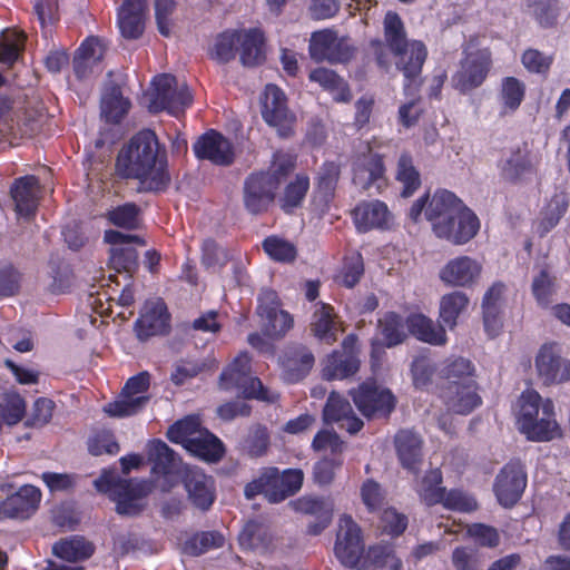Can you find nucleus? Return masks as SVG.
Masks as SVG:
<instances>
[{
  "mask_svg": "<svg viewBox=\"0 0 570 570\" xmlns=\"http://www.w3.org/2000/svg\"><path fill=\"white\" fill-rule=\"evenodd\" d=\"M116 168L122 177L138 180L144 191L159 190L169 179L157 137L150 130L138 132L120 149Z\"/></svg>",
  "mask_w": 570,
  "mask_h": 570,
  "instance_id": "obj_1",
  "label": "nucleus"
},
{
  "mask_svg": "<svg viewBox=\"0 0 570 570\" xmlns=\"http://www.w3.org/2000/svg\"><path fill=\"white\" fill-rule=\"evenodd\" d=\"M384 39H372L370 48L380 68L390 63L389 53L394 58L399 71H422L428 49L421 40H409L403 20L395 11H387L383 19Z\"/></svg>",
  "mask_w": 570,
  "mask_h": 570,
  "instance_id": "obj_2",
  "label": "nucleus"
},
{
  "mask_svg": "<svg viewBox=\"0 0 570 570\" xmlns=\"http://www.w3.org/2000/svg\"><path fill=\"white\" fill-rule=\"evenodd\" d=\"M334 551L341 563L348 568L400 570L402 567L401 560L389 548H371L366 558L363 560L361 529L355 521L346 514H343L338 520Z\"/></svg>",
  "mask_w": 570,
  "mask_h": 570,
  "instance_id": "obj_3",
  "label": "nucleus"
},
{
  "mask_svg": "<svg viewBox=\"0 0 570 570\" xmlns=\"http://www.w3.org/2000/svg\"><path fill=\"white\" fill-rule=\"evenodd\" d=\"M515 419L519 431L530 441L548 442L561 435L553 402L533 389L523 391L519 396Z\"/></svg>",
  "mask_w": 570,
  "mask_h": 570,
  "instance_id": "obj_4",
  "label": "nucleus"
},
{
  "mask_svg": "<svg viewBox=\"0 0 570 570\" xmlns=\"http://www.w3.org/2000/svg\"><path fill=\"white\" fill-rule=\"evenodd\" d=\"M193 101V96L184 80L174 73H156L142 95V105L148 111L157 114L167 111L173 116L180 115Z\"/></svg>",
  "mask_w": 570,
  "mask_h": 570,
  "instance_id": "obj_5",
  "label": "nucleus"
},
{
  "mask_svg": "<svg viewBox=\"0 0 570 570\" xmlns=\"http://www.w3.org/2000/svg\"><path fill=\"white\" fill-rule=\"evenodd\" d=\"M293 168L292 156L276 153L268 171L252 175L247 179L244 193L246 208L253 214L265 210L274 199L278 185Z\"/></svg>",
  "mask_w": 570,
  "mask_h": 570,
  "instance_id": "obj_6",
  "label": "nucleus"
},
{
  "mask_svg": "<svg viewBox=\"0 0 570 570\" xmlns=\"http://www.w3.org/2000/svg\"><path fill=\"white\" fill-rule=\"evenodd\" d=\"M168 439L181 444L193 455L205 461H217L223 455L222 442L200 426L198 416L189 415L171 425Z\"/></svg>",
  "mask_w": 570,
  "mask_h": 570,
  "instance_id": "obj_7",
  "label": "nucleus"
},
{
  "mask_svg": "<svg viewBox=\"0 0 570 570\" xmlns=\"http://www.w3.org/2000/svg\"><path fill=\"white\" fill-rule=\"evenodd\" d=\"M95 487L99 492L107 493L116 503L119 514L135 515L145 507V498L151 491L147 481L120 480L115 472H104L95 480Z\"/></svg>",
  "mask_w": 570,
  "mask_h": 570,
  "instance_id": "obj_8",
  "label": "nucleus"
},
{
  "mask_svg": "<svg viewBox=\"0 0 570 570\" xmlns=\"http://www.w3.org/2000/svg\"><path fill=\"white\" fill-rule=\"evenodd\" d=\"M356 53V47L348 37H338L332 29L311 33L308 55L315 63L346 65Z\"/></svg>",
  "mask_w": 570,
  "mask_h": 570,
  "instance_id": "obj_9",
  "label": "nucleus"
},
{
  "mask_svg": "<svg viewBox=\"0 0 570 570\" xmlns=\"http://www.w3.org/2000/svg\"><path fill=\"white\" fill-rule=\"evenodd\" d=\"M249 361L247 353H239L220 374V387L224 390L237 389L245 397L267 402L275 401L277 395L265 390L257 377L250 376Z\"/></svg>",
  "mask_w": 570,
  "mask_h": 570,
  "instance_id": "obj_10",
  "label": "nucleus"
},
{
  "mask_svg": "<svg viewBox=\"0 0 570 570\" xmlns=\"http://www.w3.org/2000/svg\"><path fill=\"white\" fill-rule=\"evenodd\" d=\"M464 208L466 206L453 193L441 189L432 196L417 199L410 209V217L416 222L424 212L425 218L430 222L433 230L439 223H445L446 219L455 216Z\"/></svg>",
  "mask_w": 570,
  "mask_h": 570,
  "instance_id": "obj_11",
  "label": "nucleus"
},
{
  "mask_svg": "<svg viewBox=\"0 0 570 570\" xmlns=\"http://www.w3.org/2000/svg\"><path fill=\"white\" fill-rule=\"evenodd\" d=\"M534 368L543 385H558L570 381V361L562 355L557 343L540 346L534 356Z\"/></svg>",
  "mask_w": 570,
  "mask_h": 570,
  "instance_id": "obj_12",
  "label": "nucleus"
},
{
  "mask_svg": "<svg viewBox=\"0 0 570 570\" xmlns=\"http://www.w3.org/2000/svg\"><path fill=\"white\" fill-rule=\"evenodd\" d=\"M150 376L147 372H141L130 377L125 384L119 397L105 406V412L110 416H129L136 414L148 402V389Z\"/></svg>",
  "mask_w": 570,
  "mask_h": 570,
  "instance_id": "obj_13",
  "label": "nucleus"
},
{
  "mask_svg": "<svg viewBox=\"0 0 570 570\" xmlns=\"http://www.w3.org/2000/svg\"><path fill=\"white\" fill-rule=\"evenodd\" d=\"M483 274L481 261L460 255L450 258L439 271V279L449 287L472 288L476 286Z\"/></svg>",
  "mask_w": 570,
  "mask_h": 570,
  "instance_id": "obj_14",
  "label": "nucleus"
},
{
  "mask_svg": "<svg viewBox=\"0 0 570 570\" xmlns=\"http://www.w3.org/2000/svg\"><path fill=\"white\" fill-rule=\"evenodd\" d=\"M262 116L281 136H288L295 122L294 114L287 107L285 94L275 85H267L261 98Z\"/></svg>",
  "mask_w": 570,
  "mask_h": 570,
  "instance_id": "obj_15",
  "label": "nucleus"
},
{
  "mask_svg": "<svg viewBox=\"0 0 570 570\" xmlns=\"http://www.w3.org/2000/svg\"><path fill=\"white\" fill-rule=\"evenodd\" d=\"M352 397L358 411L366 417L385 416L395 406L392 393L374 383H363L352 392Z\"/></svg>",
  "mask_w": 570,
  "mask_h": 570,
  "instance_id": "obj_16",
  "label": "nucleus"
},
{
  "mask_svg": "<svg viewBox=\"0 0 570 570\" xmlns=\"http://www.w3.org/2000/svg\"><path fill=\"white\" fill-rule=\"evenodd\" d=\"M480 229V220L470 209L464 208L455 216L439 223L433 229L434 235L454 245H463L470 242Z\"/></svg>",
  "mask_w": 570,
  "mask_h": 570,
  "instance_id": "obj_17",
  "label": "nucleus"
},
{
  "mask_svg": "<svg viewBox=\"0 0 570 570\" xmlns=\"http://www.w3.org/2000/svg\"><path fill=\"white\" fill-rule=\"evenodd\" d=\"M257 314L262 320L264 332L274 337L283 336L292 326V316L279 308L275 292L264 291L258 298Z\"/></svg>",
  "mask_w": 570,
  "mask_h": 570,
  "instance_id": "obj_18",
  "label": "nucleus"
},
{
  "mask_svg": "<svg viewBox=\"0 0 570 570\" xmlns=\"http://www.w3.org/2000/svg\"><path fill=\"white\" fill-rule=\"evenodd\" d=\"M104 239L110 245V265L117 272H131L137 266V253L134 245H144V242L135 235L124 234L117 230H106Z\"/></svg>",
  "mask_w": 570,
  "mask_h": 570,
  "instance_id": "obj_19",
  "label": "nucleus"
},
{
  "mask_svg": "<svg viewBox=\"0 0 570 570\" xmlns=\"http://www.w3.org/2000/svg\"><path fill=\"white\" fill-rule=\"evenodd\" d=\"M525 485L527 475L522 465L511 462L498 474L494 491L502 505L511 507L521 498Z\"/></svg>",
  "mask_w": 570,
  "mask_h": 570,
  "instance_id": "obj_20",
  "label": "nucleus"
},
{
  "mask_svg": "<svg viewBox=\"0 0 570 570\" xmlns=\"http://www.w3.org/2000/svg\"><path fill=\"white\" fill-rule=\"evenodd\" d=\"M239 62L245 68L261 67L267 59V37L261 27L240 29Z\"/></svg>",
  "mask_w": 570,
  "mask_h": 570,
  "instance_id": "obj_21",
  "label": "nucleus"
},
{
  "mask_svg": "<svg viewBox=\"0 0 570 570\" xmlns=\"http://www.w3.org/2000/svg\"><path fill=\"white\" fill-rule=\"evenodd\" d=\"M194 153L198 158L208 159L216 165H229L234 159L232 144L215 130L198 138L194 145Z\"/></svg>",
  "mask_w": 570,
  "mask_h": 570,
  "instance_id": "obj_22",
  "label": "nucleus"
},
{
  "mask_svg": "<svg viewBox=\"0 0 570 570\" xmlns=\"http://www.w3.org/2000/svg\"><path fill=\"white\" fill-rule=\"evenodd\" d=\"M441 397L448 410L458 414H468L481 404L474 381L462 385L449 384L443 387Z\"/></svg>",
  "mask_w": 570,
  "mask_h": 570,
  "instance_id": "obj_23",
  "label": "nucleus"
},
{
  "mask_svg": "<svg viewBox=\"0 0 570 570\" xmlns=\"http://www.w3.org/2000/svg\"><path fill=\"white\" fill-rule=\"evenodd\" d=\"M539 163V155L524 146L511 151L509 157L502 161L501 173L509 180L528 179L535 174Z\"/></svg>",
  "mask_w": 570,
  "mask_h": 570,
  "instance_id": "obj_24",
  "label": "nucleus"
},
{
  "mask_svg": "<svg viewBox=\"0 0 570 570\" xmlns=\"http://www.w3.org/2000/svg\"><path fill=\"white\" fill-rule=\"evenodd\" d=\"M41 188L35 176H26L16 180L11 188V197L19 217L32 216L38 207Z\"/></svg>",
  "mask_w": 570,
  "mask_h": 570,
  "instance_id": "obj_25",
  "label": "nucleus"
},
{
  "mask_svg": "<svg viewBox=\"0 0 570 570\" xmlns=\"http://www.w3.org/2000/svg\"><path fill=\"white\" fill-rule=\"evenodd\" d=\"M185 489L189 500L199 509H208L215 499L214 481L197 468H185Z\"/></svg>",
  "mask_w": 570,
  "mask_h": 570,
  "instance_id": "obj_26",
  "label": "nucleus"
},
{
  "mask_svg": "<svg viewBox=\"0 0 570 570\" xmlns=\"http://www.w3.org/2000/svg\"><path fill=\"white\" fill-rule=\"evenodd\" d=\"M149 459L154 462V472L160 474L166 483L164 489L170 488L181 472V463L174 455L168 445L161 441H153L148 450Z\"/></svg>",
  "mask_w": 570,
  "mask_h": 570,
  "instance_id": "obj_27",
  "label": "nucleus"
},
{
  "mask_svg": "<svg viewBox=\"0 0 570 570\" xmlns=\"http://www.w3.org/2000/svg\"><path fill=\"white\" fill-rule=\"evenodd\" d=\"M168 321L167 307L161 299L147 302L137 321L138 336L149 337L164 333L167 330Z\"/></svg>",
  "mask_w": 570,
  "mask_h": 570,
  "instance_id": "obj_28",
  "label": "nucleus"
},
{
  "mask_svg": "<svg viewBox=\"0 0 570 570\" xmlns=\"http://www.w3.org/2000/svg\"><path fill=\"white\" fill-rule=\"evenodd\" d=\"M40 500V490L27 484L6 499L2 511L11 518H28L38 509Z\"/></svg>",
  "mask_w": 570,
  "mask_h": 570,
  "instance_id": "obj_29",
  "label": "nucleus"
},
{
  "mask_svg": "<svg viewBox=\"0 0 570 570\" xmlns=\"http://www.w3.org/2000/svg\"><path fill=\"white\" fill-rule=\"evenodd\" d=\"M384 177L382 159L376 154H365L356 158L353 166V183L362 189L372 186L380 188Z\"/></svg>",
  "mask_w": 570,
  "mask_h": 570,
  "instance_id": "obj_30",
  "label": "nucleus"
},
{
  "mask_svg": "<svg viewBox=\"0 0 570 570\" xmlns=\"http://www.w3.org/2000/svg\"><path fill=\"white\" fill-rule=\"evenodd\" d=\"M354 223L358 230L389 227L393 216L387 206L380 200L360 204L353 212Z\"/></svg>",
  "mask_w": 570,
  "mask_h": 570,
  "instance_id": "obj_31",
  "label": "nucleus"
},
{
  "mask_svg": "<svg viewBox=\"0 0 570 570\" xmlns=\"http://www.w3.org/2000/svg\"><path fill=\"white\" fill-rule=\"evenodd\" d=\"M311 330L314 336L326 344H332L343 332L342 323L334 313L333 307L326 304H317L313 314Z\"/></svg>",
  "mask_w": 570,
  "mask_h": 570,
  "instance_id": "obj_32",
  "label": "nucleus"
},
{
  "mask_svg": "<svg viewBox=\"0 0 570 570\" xmlns=\"http://www.w3.org/2000/svg\"><path fill=\"white\" fill-rule=\"evenodd\" d=\"M239 543L245 549L268 553L276 549L277 539L267 525L250 521L239 533Z\"/></svg>",
  "mask_w": 570,
  "mask_h": 570,
  "instance_id": "obj_33",
  "label": "nucleus"
},
{
  "mask_svg": "<svg viewBox=\"0 0 570 570\" xmlns=\"http://www.w3.org/2000/svg\"><path fill=\"white\" fill-rule=\"evenodd\" d=\"M323 415L325 422H336L350 433H356L363 426V422L354 415L350 403L335 393L330 395Z\"/></svg>",
  "mask_w": 570,
  "mask_h": 570,
  "instance_id": "obj_34",
  "label": "nucleus"
},
{
  "mask_svg": "<svg viewBox=\"0 0 570 570\" xmlns=\"http://www.w3.org/2000/svg\"><path fill=\"white\" fill-rule=\"evenodd\" d=\"M107 51V43L98 36H88L73 55V71H86L99 66Z\"/></svg>",
  "mask_w": 570,
  "mask_h": 570,
  "instance_id": "obj_35",
  "label": "nucleus"
},
{
  "mask_svg": "<svg viewBox=\"0 0 570 570\" xmlns=\"http://www.w3.org/2000/svg\"><path fill=\"white\" fill-rule=\"evenodd\" d=\"M470 305L468 295L463 292L454 291L444 294L440 298L439 322L443 327L453 330L459 318L466 313Z\"/></svg>",
  "mask_w": 570,
  "mask_h": 570,
  "instance_id": "obj_36",
  "label": "nucleus"
},
{
  "mask_svg": "<svg viewBox=\"0 0 570 570\" xmlns=\"http://www.w3.org/2000/svg\"><path fill=\"white\" fill-rule=\"evenodd\" d=\"M146 6L127 7L121 4L117 13V24L125 39H139L145 31Z\"/></svg>",
  "mask_w": 570,
  "mask_h": 570,
  "instance_id": "obj_37",
  "label": "nucleus"
},
{
  "mask_svg": "<svg viewBox=\"0 0 570 570\" xmlns=\"http://www.w3.org/2000/svg\"><path fill=\"white\" fill-rule=\"evenodd\" d=\"M399 459L405 469L416 470L422 458V440L412 431H400L395 436Z\"/></svg>",
  "mask_w": 570,
  "mask_h": 570,
  "instance_id": "obj_38",
  "label": "nucleus"
},
{
  "mask_svg": "<svg viewBox=\"0 0 570 570\" xmlns=\"http://www.w3.org/2000/svg\"><path fill=\"white\" fill-rule=\"evenodd\" d=\"M409 331L420 341L432 344L443 345L446 343L444 327L435 325L434 322L423 314H413L407 318Z\"/></svg>",
  "mask_w": 570,
  "mask_h": 570,
  "instance_id": "obj_39",
  "label": "nucleus"
},
{
  "mask_svg": "<svg viewBox=\"0 0 570 570\" xmlns=\"http://www.w3.org/2000/svg\"><path fill=\"white\" fill-rule=\"evenodd\" d=\"M131 107L116 86H107L101 97V115L108 122H120Z\"/></svg>",
  "mask_w": 570,
  "mask_h": 570,
  "instance_id": "obj_40",
  "label": "nucleus"
},
{
  "mask_svg": "<svg viewBox=\"0 0 570 570\" xmlns=\"http://www.w3.org/2000/svg\"><path fill=\"white\" fill-rule=\"evenodd\" d=\"M525 11L543 29L556 28L561 14L559 0H525Z\"/></svg>",
  "mask_w": 570,
  "mask_h": 570,
  "instance_id": "obj_41",
  "label": "nucleus"
},
{
  "mask_svg": "<svg viewBox=\"0 0 570 570\" xmlns=\"http://www.w3.org/2000/svg\"><path fill=\"white\" fill-rule=\"evenodd\" d=\"M358 370V360L351 353H333L325 362L322 375L325 380H343Z\"/></svg>",
  "mask_w": 570,
  "mask_h": 570,
  "instance_id": "obj_42",
  "label": "nucleus"
},
{
  "mask_svg": "<svg viewBox=\"0 0 570 570\" xmlns=\"http://www.w3.org/2000/svg\"><path fill=\"white\" fill-rule=\"evenodd\" d=\"M240 29H226L219 32L209 49L212 59L227 63L235 59L238 52Z\"/></svg>",
  "mask_w": 570,
  "mask_h": 570,
  "instance_id": "obj_43",
  "label": "nucleus"
},
{
  "mask_svg": "<svg viewBox=\"0 0 570 570\" xmlns=\"http://www.w3.org/2000/svg\"><path fill=\"white\" fill-rule=\"evenodd\" d=\"M405 337L406 334L403 330L401 318L394 313H389L379 322V332L373 342V347L374 350L379 345L392 347L402 343Z\"/></svg>",
  "mask_w": 570,
  "mask_h": 570,
  "instance_id": "obj_44",
  "label": "nucleus"
},
{
  "mask_svg": "<svg viewBox=\"0 0 570 570\" xmlns=\"http://www.w3.org/2000/svg\"><path fill=\"white\" fill-rule=\"evenodd\" d=\"M464 71H490L492 52L490 48L480 46L478 38H470L463 49Z\"/></svg>",
  "mask_w": 570,
  "mask_h": 570,
  "instance_id": "obj_45",
  "label": "nucleus"
},
{
  "mask_svg": "<svg viewBox=\"0 0 570 570\" xmlns=\"http://www.w3.org/2000/svg\"><path fill=\"white\" fill-rule=\"evenodd\" d=\"M92 546L82 538L62 540L52 547L56 557L68 562H78L92 554Z\"/></svg>",
  "mask_w": 570,
  "mask_h": 570,
  "instance_id": "obj_46",
  "label": "nucleus"
},
{
  "mask_svg": "<svg viewBox=\"0 0 570 570\" xmlns=\"http://www.w3.org/2000/svg\"><path fill=\"white\" fill-rule=\"evenodd\" d=\"M26 36L10 31L2 35L0 41V63L7 68L13 67L24 50Z\"/></svg>",
  "mask_w": 570,
  "mask_h": 570,
  "instance_id": "obj_47",
  "label": "nucleus"
},
{
  "mask_svg": "<svg viewBox=\"0 0 570 570\" xmlns=\"http://www.w3.org/2000/svg\"><path fill=\"white\" fill-rule=\"evenodd\" d=\"M224 544V537L215 531L196 533L183 544L185 553L190 556H199L210 549L219 548Z\"/></svg>",
  "mask_w": 570,
  "mask_h": 570,
  "instance_id": "obj_48",
  "label": "nucleus"
},
{
  "mask_svg": "<svg viewBox=\"0 0 570 570\" xmlns=\"http://www.w3.org/2000/svg\"><path fill=\"white\" fill-rule=\"evenodd\" d=\"M26 412V403L18 394H10L0 401V430L19 423Z\"/></svg>",
  "mask_w": 570,
  "mask_h": 570,
  "instance_id": "obj_49",
  "label": "nucleus"
},
{
  "mask_svg": "<svg viewBox=\"0 0 570 570\" xmlns=\"http://www.w3.org/2000/svg\"><path fill=\"white\" fill-rule=\"evenodd\" d=\"M341 167L337 163H325L317 174V195L327 202L334 194L338 183Z\"/></svg>",
  "mask_w": 570,
  "mask_h": 570,
  "instance_id": "obj_50",
  "label": "nucleus"
},
{
  "mask_svg": "<svg viewBox=\"0 0 570 570\" xmlns=\"http://www.w3.org/2000/svg\"><path fill=\"white\" fill-rule=\"evenodd\" d=\"M311 79L328 91L334 100L345 102L351 99L348 86L338 73H311Z\"/></svg>",
  "mask_w": 570,
  "mask_h": 570,
  "instance_id": "obj_51",
  "label": "nucleus"
},
{
  "mask_svg": "<svg viewBox=\"0 0 570 570\" xmlns=\"http://www.w3.org/2000/svg\"><path fill=\"white\" fill-rule=\"evenodd\" d=\"M441 472L438 469L429 471L422 479L417 492L426 504H435L443 500L444 490L440 487Z\"/></svg>",
  "mask_w": 570,
  "mask_h": 570,
  "instance_id": "obj_52",
  "label": "nucleus"
},
{
  "mask_svg": "<svg viewBox=\"0 0 570 570\" xmlns=\"http://www.w3.org/2000/svg\"><path fill=\"white\" fill-rule=\"evenodd\" d=\"M531 289L538 305L547 307L556 293V279L542 269L533 277Z\"/></svg>",
  "mask_w": 570,
  "mask_h": 570,
  "instance_id": "obj_53",
  "label": "nucleus"
},
{
  "mask_svg": "<svg viewBox=\"0 0 570 570\" xmlns=\"http://www.w3.org/2000/svg\"><path fill=\"white\" fill-rule=\"evenodd\" d=\"M314 365L313 354L304 347L297 348L287 360L286 377L289 381H297L308 373Z\"/></svg>",
  "mask_w": 570,
  "mask_h": 570,
  "instance_id": "obj_54",
  "label": "nucleus"
},
{
  "mask_svg": "<svg viewBox=\"0 0 570 570\" xmlns=\"http://www.w3.org/2000/svg\"><path fill=\"white\" fill-rule=\"evenodd\" d=\"M397 180L403 185L402 196L409 197L420 186V175L407 155H402L397 163Z\"/></svg>",
  "mask_w": 570,
  "mask_h": 570,
  "instance_id": "obj_55",
  "label": "nucleus"
},
{
  "mask_svg": "<svg viewBox=\"0 0 570 570\" xmlns=\"http://www.w3.org/2000/svg\"><path fill=\"white\" fill-rule=\"evenodd\" d=\"M263 247L265 253L274 261L277 262H292L296 257V248L295 246L278 236H269L264 243Z\"/></svg>",
  "mask_w": 570,
  "mask_h": 570,
  "instance_id": "obj_56",
  "label": "nucleus"
},
{
  "mask_svg": "<svg viewBox=\"0 0 570 570\" xmlns=\"http://www.w3.org/2000/svg\"><path fill=\"white\" fill-rule=\"evenodd\" d=\"M568 202L563 195H556L547 205L539 222V228L542 234L552 229L564 215Z\"/></svg>",
  "mask_w": 570,
  "mask_h": 570,
  "instance_id": "obj_57",
  "label": "nucleus"
},
{
  "mask_svg": "<svg viewBox=\"0 0 570 570\" xmlns=\"http://www.w3.org/2000/svg\"><path fill=\"white\" fill-rule=\"evenodd\" d=\"M263 481L265 488V498L277 503L287 498L285 484L281 478V472L276 468H267L263 470Z\"/></svg>",
  "mask_w": 570,
  "mask_h": 570,
  "instance_id": "obj_58",
  "label": "nucleus"
},
{
  "mask_svg": "<svg viewBox=\"0 0 570 570\" xmlns=\"http://www.w3.org/2000/svg\"><path fill=\"white\" fill-rule=\"evenodd\" d=\"M443 373L446 379V385H462V383H466V381H474V368L470 361L465 358H456L450 362L443 370Z\"/></svg>",
  "mask_w": 570,
  "mask_h": 570,
  "instance_id": "obj_59",
  "label": "nucleus"
},
{
  "mask_svg": "<svg viewBox=\"0 0 570 570\" xmlns=\"http://www.w3.org/2000/svg\"><path fill=\"white\" fill-rule=\"evenodd\" d=\"M138 208L134 204H125L110 209L106 217L115 226L134 229L138 226Z\"/></svg>",
  "mask_w": 570,
  "mask_h": 570,
  "instance_id": "obj_60",
  "label": "nucleus"
},
{
  "mask_svg": "<svg viewBox=\"0 0 570 570\" xmlns=\"http://www.w3.org/2000/svg\"><path fill=\"white\" fill-rule=\"evenodd\" d=\"M177 4V0H154L157 29L164 37H169L171 33V16L176 11Z\"/></svg>",
  "mask_w": 570,
  "mask_h": 570,
  "instance_id": "obj_61",
  "label": "nucleus"
},
{
  "mask_svg": "<svg viewBox=\"0 0 570 570\" xmlns=\"http://www.w3.org/2000/svg\"><path fill=\"white\" fill-rule=\"evenodd\" d=\"M309 181L305 176H297L285 189L281 206L284 210L289 212L297 207L306 195Z\"/></svg>",
  "mask_w": 570,
  "mask_h": 570,
  "instance_id": "obj_62",
  "label": "nucleus"
},
{
  "mask_svg": "<svg viewBox=\"0 0 570 570\" xmlns=\"http://www.w3.org/2000/svg\"><path fill=\"white\" fill-rule=\"evenodd\" d=\"M364 272L363 258L360 253H353L344 261L338 282L346 287H353Z\"/></svg>",
  "mask_w": 570,
  "mask_h": 570,
  "instance_id": "obj_63",
  "label": "nucleus"
},
{
  "mask_svg": "<svg viewBox=\"0 0 570 570\" xmlns=\"http://www.w3.org/2000/svg\"><path fill=\"white\" fill-rule=\"evenodd\" d=\"M501 97L504 108L514 111L521 105L524 97L523 83L514 77H507L502 82Z\"/></svg>",
  "mask_w": 570,
  "mask_h": 570,
  "instance_id": "obj_64",
  "label": "nucleus"
}]
</instances>
